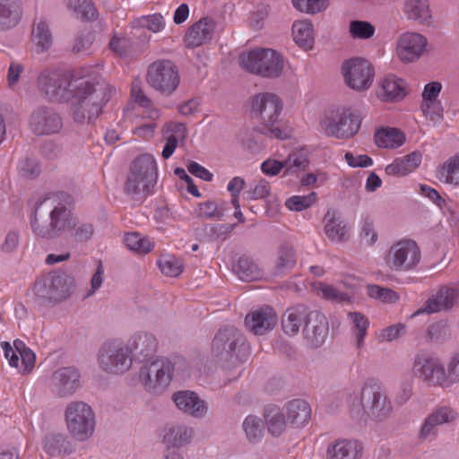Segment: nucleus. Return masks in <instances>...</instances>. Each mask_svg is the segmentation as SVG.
Returning <instances> with one entry per match:
<instances>
[{
    "label": "nucleus",
    "mask_w": 459,
    "mask_h": 459,
    "mask_svg": "<svg viewBox=\"0 0 459 459\" xmlns=\"http://www.w3.org/2000/svg\"><path fill=\"white\" fill-rule=\"evenodd\" d=\"M39 95L48 102L71 100V115L76 123L89 122L102 112L115 91L105 81L92 82L82 78H72L58 70H44L37 78Z\"/></svg>",
    "instance_id": "f257e3e1"
},
{
    "label": "nucleus",
    "mask_w": 459,
    "mask_h": 459,
    "mask_svg": "<svg viewBox=\"0 0 459 459\" xmlns=\"http://www.w3.org/2000/svg\"><path fill=\"white\" fill-rule=\"evenodd\" d=\"M74 205V197L65 192L53 194L39 202L30 221L33 233L52 240L68 231L79 242L89 241L95 228L90 222L79 221L73 212Z\"/></svg>",
    "instance_id": "f03ea898"
},
{
    "label": "nucleus",
    "mask_w": 459,
    "mask_h": 459,
    "mask_svg": "<svg viewBox=\"0 0 459 459\" xmlns=\"http://www.w3.org/2000/svg\"><path fill=\"white\" fill-rule=\"evenodd\" d=\"M212 352L219 362L235 366L248 359L249 344L237 328L227 326L220 329L215 334Z\"/></svg>",
    "instance_id": "7ed1b4c3"
},
{
    "label": "nucleus",
    "mask_w": 459,
    "mask_h": 459,
    "mask_svg": "<svg viewBox=\"0 0 459 459\" xmlns=\"http://www.w3.org/2000/svg\"><path fill=\"white\" fill-rule=\"evenodd\" d=\"M158 171L154 158L143 154L131 164L130 173L125 183V192L133 198L145 196L157 182Z\"/></svg>",
    "instance_id": "20e7f679"
},
{
    "label": "nucleus",
    "mask_w": 459,
    "mask_h": 459,
    "mask_svg": "<svg viewBox=\"0 0 459 459\" xmlns=\"http://www.w3.org/2000/svg\"><path fill=\"white\" fill-rule=\"evenodd\" d=\"M281 110L282 103L274 93H258L252 99L251 112L264 123L261 132L265 135H272L277 139L285 140L290 137L289 133L278 126H274V124L278 122Z\"/></svg>",
    "instance_id": "39448f33"
},
{
    "label": "nucleus",
    "mask_w": 459,
    "mask_h": 459,
    "mask_svg": "<svg viewBox=\"0 0 459 459\" xmlns=\"http://www.w3.org/2000/svg\"><path fill=\"white\" fill-rule=\"evenodd\" d=\"M239 63L249 73L270 79L280 77L284 67L283 56L272 48L251 50L239 56Z\"/></svg>",
    "instance_id": "423d86ee"
},
{
    "label": "nucleus",
    "mask_w": 459,
    "mask_h": 459,
    "mask_svg": "<svg viewBox=\"0 0 459 459\" xmlns=\"http://www.w3.org/2000/svg\"><path fill=\"white\" fill-rule=\"evenodd\" d=\"M360 407L363 414L378 422L387 420L393 413L386 391L375 379H368L361 388Z\"/></svg>",
    "instance_id": "0eeeda50"
},
{
    "label": "nucleus",
    "mask_w": 459,
    "mask_h": 459,
    "mask_svg": "<svg viewBox=\"0 0 459 459\" xmlns=\"http://www.w3.org/2000/svg\"><path fill=\"white\" fill-rule=\"evenodd\" d=\"M361 124L359 115L350 109L326 113L319 123L320 130L329 137L347 139L354 136Z\"/></svg>",
    "instance_id": "6e6552de"
},
{
    "label": "nucleus",
    "mask_w": 459,
    "mask_h": 459,
    "mask_svg": "<svg viewBox=\"0 0 459 459\" xmlns=\"http://www.w3.org/2000/svg\"><path fill=\"white\" fill-rule=\"evenodd\" d=\"M65 417L67 429L74 438L85 441L92 436L96 424L95 414L86 403H70L65 409Z\"/></svg>",
    "instance_id": "1a4fd4ad"
},
{
    "label": "nucleus",
    "mask_w": 459,
    "mask_h": 459,
    "mask_svg": "<svg viewBox=\"0 0 459 459\" xmlns=\"http://www.w3.org/2000/svg\"><path fill=\"white\" fill-rule=\"evenodd\" d=\"M148 84L163 95H171L178 87L180 78L177 66L169 60L152 64L147 72Z\"/></svg>",
    "instance_id": "9d476101"
},
{
    "label": "nucleus",
    "mask_w": 459,
    "mask_h": 459,
    "mask_svg": "<svg viewBox=\"0 0 459 459\" xmlns=\"http://www.w3.org/2000/svg\"><path fill=\"white\" fill-rule=\"evenodd\" d=\"M98 359L105 372L122 374L130 368L133 358L129 356L126 346L117 341H110L101 346Z\"/></svg>",
    "instance_id": "9b49d317"
},
{
    "label": "nucleus",
    "mask_w": 459,
    "mask_h": 459,
    "mask_svg": "<svg viewBox=\"0 0 459 459\" xmlns=\"http://www.w3.org/2000/svg\"><path fill=\"white\" fill-rule=\"evenodd\" d=\"M173 365L169 359L160 358L141 367L139 378L148 390L166 387L172 377Z\"/></svg>",
    "instance_id": "f8f14e48"
},
{
    "label": "nucleus",
    "mask_w": 459,
    "mask_h": 459,
    "mask_svg": "<svg viewBox=\"0 0 459 459\" xmlns=\"http://www.w3.org/2000/svg\"><path fill=\"white\" fill-rule=\"evenodd\" d=\"M420 259L417 243L411 239L401 240L392 246L386 257V264L395 271H408Z\"/></svg>",
    "instance_id": "ddd939ff"
},
{
    "label": "nucleus",
    "mask_w": 459,
    "mask_h": 459,
    "mask_svg": "<svg viewBox=\"0 0 459 459\" xmlns=\"http://www.w3.org/2000/svg\"><path fill=\"white\" fill-rule=\"evenodd\" d=\"M345 82L356 91L368 90L373 82L374 69L371 64L362 57H353L342 65Z\"/></svg>",
    "instance_id": "4468645a"
},
{
    "label": "nucleus",
    "mask_w": 459,
    "mask_h": 459,
    "mask_svg": "<svg viewBox=\"0 0 459 459\" xmlns=\"http://www.w3.org/2000/svg\"><path fill=\"white\" fill-rule=\"evenodd\" d=\"M29 127L36 135H50L59 133L63 127V120L53 108L40 105L30 113Z\"/></svg>",
    "instance_id": "2eb2a0df"
},
{
    "label": "nucleus",
    "mask_w": 459,
    "mask_h": 459,
    "mask_svg": "<svg viewBox=\"0 0 459 459\" xmlns=\"http://www.w3.org/2000/svg\"><path fill=\"white\" fill-rule=\"evenodd\" d=\"M414 375L432 385L446 386V371L437 358L420 352L418 353L413 364Z\"/></svg>",
    "instance_id": "dca6fc26"
},
{
    "label": "nucleus",
    "mask_w": 459,
    "mask_h": 459,
    "mask_svg": "<svg viewBox=\"0 0 459 459\" xmlns=\"http://www.w3.org/2000/svg\"><path fill=\"white\" fill-rule=\"evenodd\" d=\"M302 334L309 348H320L329 334V323L326 316L317 310H311L302 328Z\"/></svg>",
    "instance_id": "f3484780"
},
{
    "label": "nucleus",
    "mask_w": 459,
    "mask_h": 459,
    "mask_svg": "<svg viewBox=\"0 0 459 459\" xmlns=\"http://www.w3.org/2000/svg\"><path fill=\"white\" fill-rule=\"evenodd\" d=\"M80 386V373L74 367L56 369L51 376L53 393L58 397L72 395Z\"/></svg>",
    "instance_id": "a211bd4d"
},
{
    "label": "nucleus",
    "mask_w": 459,
    "mask_h": 459,
    "mask_svg": "<svg viewBox=\"0 0 459 459\" xmlns=\"http://www.w3.org/2000/svg\"><path fill=\"white\" fill-rule=\"evenodd\" d=\"M459 300V288L443 286L435 296L429 298L424 306L418 309L411 317L420 314L436 313L451 309Z\"/></svg>",
    "instance_id": "6ab92c4d"
},
{
    "label": "nucleus",
    "mask_w": 459,
    "mask_h": 459,
    "mask_svg": "<svg viewBox=\"0 0 459 459\" xmlns=\"http://www.w3.org/2000/svg\"><path fill=\"white\" fill-rule=\"evenodd\" d=\"M427 46V39L417 32H406L399 37L397 54L403 62H413L420 58Z\"/></svg>",
    "instance_id": "aec40b11"
},
{
    "label": "nucleus",
    "mask_w": 459,
    "mask_h": 459,
    "mask_svg": "<svg viewBox=\"0 0 459 459\" xmlns=\"http://www.w3.org/2000/svg\"><path fill=\"white\" fill-rule=\"evenodd\" d=\"M277 320V315L273 308L264 306L247 314L245 318V325L255 334L263 335L273 329Z\"/></svg>",
    "instance_id": "412c9836"
},
{
    "label": "nucleus",
    "mask_w": 459,
    "mask_h": 459,
    "mask_svg": "<svg viewBox=\"0 0 459 459\" xmlns=\"http://www.w3.org/2000/svg\"><path fill=\"white\" fill-rule=\"evenodd\" d=\"M216 28L215 22L211 17H204L192 24L186 35L185 42L187 48H197L212 40Z\"/></svg>",
    "instance_id": "4be33fe9"
},
{
    "label": "nucleus",
    "mask_w": 459,
    "mask_h": 459,
    "mask_svg": "<svg viewBox=\"0 0 459 459\" xmlns=\"http://www.w3.org/2000/svg\"><path fill=\"white\" fill-rule=\"evenodd\" d=\"M126 347L128 351L132 353V358L144 361L154 355L157 351L158 342L153 334L139 332L130 338Z\"/></svg>",
    "instance_id": "5701e85b"
},
{
    "label": "nucleus",
    "mask_w": 459,
    "mask_h": 459,
    "mask_svg": "<svg viewBox=\"0 0 459 459\" xmlns=\"http://www.w3.org/2000/svg\"><path fill=\"white\" fill-rule=\"evenodd\" d=\"M172 400L181 411L192 417L203 418L207 412L206 403L193 391H178Z\"/></svg>",
    "instance_id": "b1692460"
},
{
    "label": "nucleus",
    "mask_w": 459,
    "mask_h": 459,
    "mask_svg": "<svg viewBox=\"0 0 459 459\" xmlns=\"http://www.w3.org/2000/svg\"><path fill=\"white\" fill-rule=\"evenodd\" d=\"M311 309L299 304L285 310L281 316V327L285 334L294 336L299 333L301 326L304 327L310 315Z\"/></svg>",
    "instance_id": "393cba45"
},
{
    "label": "nucleus",
    "mask_w": 459,
    "mask_h": 459,
    "mask_svg": "<svg viewBox=\"0 0 459 459\" xmlns=\"http://www.w3.org/2000/svg\"><path fill=\"white\" fill-rule=\"evenodd\" d=\"M44 450L51 457L70 455L74 450V444L69 437L62 433H51L44 439Z\"/></svg>",
    "instance_id": "a878e982"
},
{
    "label": "nucleus",
    "mask_w": 459,
    "mask_h": 459,
    "mask_svg": "<svg viewBox=\"0 0 459 459\" xmlns=\"http://www.w3.org/2000/svg\"><path fill=\"white\" fill-rule=\"evenodd\" d=\"M49 274L54 290V303L68 299L75 289L74 277L61 271L52 272Z\"/></svg>",
    "instance_id": "bb28decb"
},
{
    "label": "nucleus",
    "mask_w": 459,
    "mask_h": 459,
    "mask_svg": "<svg viewBox=\"0 0 459 459\" xmlns=\"http://www.w3.org/2000/svg\"><path fill=\"white\" fill-rule=\"evenodd\" d=\"M406 94V82L403 79L389 74L382 80L378 91V96L382 100L398 101L403 99Z\"/></svg>",
    "instance_id": "cd10ccee"
},
{
    "label": "nucleus",
    "mask_w": 459,
    "mask_h": 459,
    "mask_svg": "<svg viewBox=\"0 0 459 459\" xmlns=\"http://www.w3.org/2000/svg\"><path fill=\"white\" fill-rule=\"evenodd\" d=\"M296 265V252L292 245L282 243L277 252L271 274L274 277L288 273Z\"/></svg>",
    "instance_id": "c85d7f7f"
},
{
    "label": "nucleus",
    "mask_w": 459,
    "mask_h": 459,
    "mask_svg": "<svg viewBox=\"0 0 459 459\" xmlns=\"http://www.w3.org/2000/svg\"><path fill=\"white\" fill-rule=\"evenodd\" d=\"M288 422L294 428L305 426L311 417L310 405L302 399H294L286 404Z\"/></svg>",
    "instance_id": "c756f323"
},
{
    "label": "nucleus",
    "mask_w": 459,
    "mask_h": 459,
    "mask_svg": "<svg viewBox=\"0 0 459 459\" xmlns=\"http://www.w3.org/2000/svg\"><path fill=\"white\" fill-rule=\"evenodd\" d=\"M22 14L20 0H0V30H6L15 27Z\"/></svg>",
    "instance_id": "7c9ffc66"
},
{
    "label": "nucleus",
    "mask_w": 459,
    "mask_h": 459,
    "mask_svg": "<svg viewBox=\"0 0 459 459\" xmlns=\"http://www.w3.org/2000/svg\"><path fill=\"white\" fill-rule=\"evenodd\" d=\"M421 158L422 155L418 151L404 157L396 158L393 163L385 167V173L390 176H405L420 166Z\"/></svg>",
    "instance_id": "2f4dec72"
},
{
    "label": "nucleus",
    "mask_w": 459,
    "mask_h": 459,
    "mask_svg": "<svg viewBox=\"0 0 459 459\" xmlns=\"http://www.w3.org/2000/svg\"><path fill=\"white\" fill-rule=\"evenodd\" d=\"M362 446L357 440H339L327 448V459H357Z\"/></svg>",
    "instance_id": "473e14b6"
},
{
    "label": "nucleus",
    "mask_w": 459,
    "mask_h": 459,
    "mask_svg": "<svg viewBox=\"0 0 459 459\" xmlns=\"http://www.w3.org/2000/svg\"><path fill=\"white\" fill-rule=\"evenodd\" d=\"M325 235L333 241L344 242L348 239L346 224L334 211L328 210L324 217Z\"/></svg>",
    "instance_id": "72a5a7b5"
},
{
    "label": "nucleus",
    "mask_w": 459,
    "mask_h": 459,
    "mask_svg": "<svg viewBox=\"0 0 459 459\" xmlns=\"http://www.w3.org/2000/svg\"><path fill=\"white\" fill-rule=\"evenodd\" d=\"M374 140L380 148L394 149L405 142V134L398 128L382 127L375 132Z\"/></svg>",
    "instance_id": "f704fd0d"
},
{
    "label": "nucleus",
    "mask_w": 459,
    "mask_h": 459,
    "mask_svg": "<svg viewBox=\"0 0 459 459\" xmlns=\"http://www.w3.org/2000/svg\"><path fill=\"white\" fill-rule=\"evenodd\" d=\"M233 271L243 281H253L262 278V271L258 265L246 255L238 257L233 265Z\"/></svg>",
    "instance_id": "c9c22d12"
},
{
    "label": "nucleus",
    "mask_w": 459,
    "mask_h": 459,
    "mask_svg": "<svg viewBox=\"0 0 459 459\" xmlns=\"http://www.w3.org/2000/svg\"><path fill=\"white\" fill-rule=\"evenodd\" d=\"M264 417L269 433L273 437L281 436L286 427V420L281 409L276 405H267Z\"/></svg>",
    "instance_id": "e433bc0d"
},
{
    "label": "nucleus",
    "mask_w": 459,
    "mask_h": 459,
    "mask_svg": "<svg viewBox=\"0 0 459 459\" xmlns=\"http://www.w3.org/2000/svg\"><path fill=\"white\" fill-rule=\"evenodd\" d=\"M191 435L190 428L176 424L166 428L163 440L169 449L170 447L179 448L190 440Z\"/></svg>",
    "instance_id": "4c0bfd02"
},
{
    "label": "nucleus",
    "mask_w": 459,
    "mask_h": 459,
    "mask_svg": "<svg viewBox=\"0 0 459 459\" xmlns=\"http://www.w3.org/2000/svg\"><path fill=\"white\" fill-rule=\"evenodd\" d=\"M293 39L302 48H310L314 42L313 24L309 20L296 21L292 25Z\"/></svg>",
    "instance_id": "58836bf2"
},
{
    "label": "nucleus",
    "mask_w": 459,
    "mask_h": 459,
    "mask_svg": "<svg viewBox=\"0 0 459 459\" xmlns=\"http://www.w3.org/2000/svg\"><path fill=\"white\" fill-rule=\"evenodd\" d=\"M404 12L409 19L420 23H427L431 18L428 0H406Z\"/></svg>",
    "instance_id": "ea45409f"
},
{
    "label": "nucleus",
    "mask_w": 459,
    "mask_h": 459,
    "mask_svg": "<svg viewBox=\"0 0 459 459\" xmlns=\"http://www.w3.org/2000/svg\"><path fill=\"white\" fill-rule=\"evenodd\" d=\"M51 283V276L49 273L38 278L34 283V295L37 300L42 305L54 302V290Z\"/></svg>",
    "instance_id": "a19ab883"
},
{
    "label": "nucleus",
    "mask_w": 459,
    "mask_h": 459,
    "mask_svg": "<svg viewBox=\"0 0 459 459\" xmlns=\"http://www.w3.org/2000/svg\"><path fill=\"white\" fill-rule=\"evenodd\" d=\"M31 35L38 52L46 51L50 48L52 35L46 22L39 21L38 23H34Z\"/></svg>",
    "instance_id": "79ce46f5"
},
{
    "label": "nucleus",
    "mask_w": 459,
    "mask_h": 459,
    "mask_svg": "<svg viewBox=\"0 0 459 459\" xmlns=\"http://www.w3.org/2000/svg\"><path fill=\"white\" fill-rule=\"evenodd\" d=\"M348 317L353 324L352 331L356 336L357 347L360 348L364 342L369 322L366 316L359 312H350Z\"/></svg>",
    "instance_id": "37998d69"
},
{
    "label": "nucleus",
    "mask_w": 459,
    "mask_h": 459,
    "mask_svg": "<svg viewBox=\"0 0 459 459\" xmlns=\"http://www.w3.org/2000/svg\"><path fill=\"white\" fill-rule=\"evenodd\" d=\"M68 6L74 9L82 20L93 21L98 17L97 9L91 0H68Z\"/></svg>",
    "instance_id": "c03bdc74"
},
{
    "label": "nucleus",
    "mask_w": 459,
    "mask_h": 459,
    "mask_svg": "<svg viewBox=\"0 0 459 459\" xmlns=\"http://www.w3.org/2000/svg\"><path fill=\"white\" fill-rule=\"evenodd\" d=\"M124 242L130 250L140 254L149 253L153 247V244L149 238H142L137 232L126 233Z\"/></svg>",
    "instance_id": "a18cd8bd"
},
{
    "label": "nucleus",
    "mask_w": 459,
    "mask_h": 459,
    "mask_svg": "<svg viewBox=\"0 0 459 459\" xmlns=\"http://www.w3.org/2000/svg\"><path fill=\"white\" fill-rule=\"evenodd\" d=\"M439 179H443L446 183L459 184V153L451 157L440 169Z\"/></svg>",
    "instance_id": "49530a36"
},
{
    "label": "nucleus",
    "mask_w": 459,
    "mask_h": 459,
    "mask_svg": "<svg viewBox=\"0 0 459 459\" xmlns=\"http://www.w3.org/2000/svg\"><path fill=\"white\" fill-rule=\"evenodd\" d=\"M247 438L252 442H257L263 436L264 423L256 416L249 415L243 423Z\"/></svg>",
    "instance_id": "de8ad7c7"
},
{
    "label": "nucleus",
    "mask_w": 459,
    "mask_h": 459,
    "mask_svg": "<svg viewBox=\"0 0 459 459\" xmlns=\"http://www.w3.org/2000/svg\"><path fill=\"white\" fill-rule=\"evenodd\" d=\"M375 30V27L367 21L354 20L349 25V31L353 39H368L373 37Z\"/></svg>",
    "instance_id": "09e8293b"
},
{
    "label": "nucleus",
    "mask_w": 459,
    "mask_h": 459,
    "mask_svg": "<svg viewBox=\"0 0 459 459\" xmlns=\"http://www.w3.org/2000/svg\"><path fill=\"white\" fill-rule=\"evenodd\" d=\"M293 6L301 13L316 14L329 6V0H291Z\"/></svg>",
    "instance_id": "8fccbe9b"
},
{
    "label": "nucleus",
    "mask_w": 459,
    "mask_h": 459,
    "mask_svg": "<svg viewBox=\"0 0 459 459\" xmlns=\"http://www.w3.org/2000/svg\"><path fill=\"white\" fill-rule=\"evenodd\" d=\"M287 168L285 173L289 171L305 170L309 164L307 154L304 150L294 151L289 154L288 159L284 161Z\"/></svg>",
    "instance_id": "3c124183"
},
{
    "label": "nucleus",
    "mask_w": 459,
    "mask_h": 459,
    "mask_svg": "<svg viewBox=\"0 0 459 459\" xmlns=\"http://www.w3.org/2000/svg\"><path fill=\"white\" fill-rule=\"evenodd\" d=\"M368 295L370 298L379 299L385 303H395L399 300V295L392 289L381 287L379 285L368 284Z\"/></svg>",
    "instance_id": "603ef678"
},
{
    "label": "nucleus",
    "mask_w": 459,
    "mask_h": 459,
    "mask_svg": "<svg viewBox=\"0 0 459 459\" xmlns=\"http://www.w3.org/2000/svg\"><path fill=\"white\" fill-rule=\"evenodd\" d=\"M224 216L223 209L213 200H208L200 203L198 205L197 217L200 219H218L221 220Z\"/></svg>",
    "instance_id": "864d4df0"
},
{
    "label": "nucleus",
    "mask_w": 459,
    "mask_h": 459,
    "mask_svg": "<svg viewBox=\"0 0 459 459\" xmlns=\"http://www.w3.org/2000/svg\"><path fill=\"white\" fill-rule=\"evenodd\" d=\"M159 266L164 274L170 277H178L184 268L180 260L170 255L162 256L159 260Z\"/></svg>",
    "instance_id": "5fc2aeb1"
},
{
    "label": "nucleus",
    "mask_w": 459,
    "mask_h": 459,
    "mask_svg": "<svg viewBox=\"0 0 459 459\" xmlns=\"http://www.w3.org/2000/svg\"><path fill=\"white\" fill-rule=\"evenodd\" d=\"M457 417V413L448 406H441L435 409L429 416L436 426L439 427L446 423L453 422Z\"/></svg>",
    "instance_id": "6e6d98bb"
},
{
    "label": "nucleus",
    "mask_w": 459,
    "mask_h": 459,
    "mask_svg": "<svg viewBox=\"0 0 459 459\" xmlns=\"http://www.w3.org/2000/svg\"><path fill=\"white\" fill-rule=\"evenodd\" d=\"M316 200V194L311 192L307 195H294L286 201L285 205L291 211L300 212L310 207Z\"/></svg>",
    "instance_id": "4d7b16f0"
},
{
    "label": "nucleus",
    "mask_w": 459,
    "mask_h": 459,
    "mask_svg": "<svg viewBox=\"0 0 459 459\" xmlns=\"http://www.w3.org/2000/svg\"><path fill=\"white\" fill-rule=\"evenodd\" d=\"M450 335L447 325L443 321L436 322L429 326L427 337L433 342H442Z\"/></svg>",
    "instance_id": "13d9d810"
},
{
    "label": "nucleus",
    "mask_w": 459,
    "mask_h": 459,
    "mask_svg": "<svg viewBox=\"0 0 459 459\" xmlns=\"http://www.w3.org/2000/svg\"><path fill=\"white\" fill-rule=\"evenodd\" d=\"M195 238L202 240H214L222 237L220 224H206L202 228L195 230Z\"/></svg>",
    "instance_id": "bf43d9fd"
},
{
    "label": "nucleus",
    "mask_w": 459,
    "mask_h": 459,
    "mask_svg": "<svg viewBox=\"0 0 459 459\" xmlns=\"http://www.w3.org/2000/svg\"><path fill=\"white\" fill-rule=\"evenodd\" d=\"M421 109L423 114L431 121H437L443 117V107L439 100L423 101Z\"/></svg>",
    "instance_id": "052dcab7"
},
{
    "label": "nucleus",
    "mask_w": 459,
    "mask_h": 459,
    "mask_svg": "<svg viewBox=\"0 0 459 459\" xmlns=\"http://www.w3.org/2000/svg\"><path fill=\"white\" fill-rule=\"evenodd\" d=\"M447 373L446 374V386L451 384L459 382V352L454 354L446 367Z\"/></svg>",
    "instance_id": "680f3d73"
},
{
    "label": "nucleus",
    "mask_w": 459,
    "mask_h": 459,
    "mask_svg": "<svg viewBox=\"0 0 459 459\" xmlns=\"http://www.w3.org/2000/svg\"><path fill=\"white\" fill-rule=\"evenodd\" d=\"M360 238L365 240L368 245H373L377 239V234L375 231L373 221L368 217L363 221Z\"/></svg>",
    "instance_id": "e2e57ef3"
},
{
    "label": "nucleus",
    "mask_w": 459,
    "mask_h": 459,
    "mask_svg": "<svg viewBox=\"0 0 459 459\" xmlns=\"http://www.w3.org/2000/svg\"><path fill=\"white\" fill-rule=\"evenodd\" d=\"M344 159L348 165L352 168H367L373 164L372 159L366 155L361 154L355 157L351 152H346Z\"/></svg>",
    "instance_id": "0e129e2a"
},
{
    "label": "nucleus",
    "mask_w": 459,
    "mask_h": 459,
    "mask_svg": "<svg viewBox=\"0 0 459 459\" xmlns=\"http://www.w3.org/2000/svg\"><path fill=\"white\" fill-rule=\"evenodd\" d=\"M143 26L153 32H159L164 29L165 21L160 13H154L143 18Z\"/></svg>",
    "instance_id": "69168bd1"
},
{
    "label": "nucleus",
    "mask_w": 459,
    "mask_h": 459,
    "mask_svg": "<svg viewBox=\"0 0 459 459\" xmlns=\"http://www.w3.org/2000/svg\"><path fill=\"white\" fill-rule=\"evenodd\" d=\"M404 328L405 325L403 324L392 325L381 331L378 337L379 341L392 342L400 336L401 331Z\"/></svg>",
    "instance_id": "338daca9"
},
{
    "label": "nucleus",
    "mask_w": 459,
    "mask_h": 459,
    "mask_svg": "<svg viewBox=\"0 0 459 459\" xmlns=\"http://www.w3.org/2000/svg\"><path fill=\"white\" fill-rule=\"evenodd\" d=\"M19 239L18 231L12 230L8 232L4 243L0 246V251L6 254L14 252L18 247Z\"/></svg>",
    "instance_id": "774afa93"
}]
</instances>
